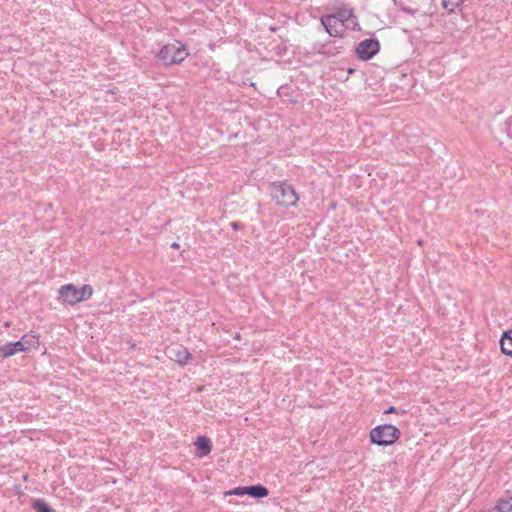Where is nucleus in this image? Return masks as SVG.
Segmentation results:
<instances>
[{
  "instance_id": "nucleus-1",
  "label": "nucleus",
  "mask_w": 512,
  "mask_h": 512,
  "mask_svg": "<svg viewBox=\"0 0 512 512\" xmlns=\"http://www.w3.org/2000/svg\"><path fill=\"white\" fill-rule=\"evenodd\" d=\"M270 193L272 199L278 205L285 207L295 206L299 200L295 189L291 185L282 182L273 183Z\"/></svg>"
},
{
  "instance_id": "nucleus-2",
  "label": "nucleus",
  "mask_w": 512,
  "mask_h": 512,
  "mask_svg": "<svg viewBox=\"0 0 512 512\" xmlns=\"http://www.w3.org/2000/svg\"><path fill=\"white\" fill-rule=\"evenodd\" d=\"M400 430L392 424H382L373 428L370 432V439L380 446H388L395 443L400 437Z\"/></svg>"
},
{
  "instance_id": "nucleus-3",
  "label": "nucleus",
  "mask_w": 512,
  "mask_h": 512,
  "mask_svg": "<svg viewBox=\"0 0 512 512\" xmlns=\"http://www.w3.org/2000/svg\"><path fill=\"white\" fill-rule=\"evenodd\" d=\"M188 52L183 44L174 42L164 45L158 57L165 65L178 64L186 59Z\"/></svg>"
},
{
  "instance_id": "nucleus-4",
  "label": "nucleus",
  "mask_w": 512,
  "mask_h": 512,
  "mask_svg": "<svg viewBox=\"0 0 512 512\" xmlns=\"http://www.w3.org/2000/svg\"><path fill=\"white\" fill-rule=\"evenodd\" d=\"M320 22L329 36L339 38L344 36L346 26L334 16L323 15L320 18Z\"/></svg>"
},
{
  "instance_id": "nucleus-5",
  "label": "nucleus",
  "mask_w": 512,
  "mask_h": 512,
  "mask_svg": "<svg viewBox=\"0 0 512 512\" xmlns=\"http://www.w3.org/2000/svg\"><path fill=\"white\" fill-rule=\"evenodd\" d=\"M380 44L376 39H365L355 49L356 55L361 60H369L379 52Z\"/></svg>"
},
{
  "instance_id": "nucleus-6",
  "label": "nucleus",
  "mask_w": 512,
  "mask_h": 512,
  "mask_svg": "<svg viewBox=\"0 0 512 512\" xmlns=\"http://www.w3.org/2000/svg\"><path fill=\"white\" fill-rule=\"evenodd\" d=\"M59 297L69 305L79 303V290L73 284H66L59 289Z\"/></svg>"
},
{
  "instance_id": "nucleus-7",
  "label": "nucleus",
  "mask_w": 512,
  "mask_h": 512,
  "mask_svg": "<svg viewBox=\"0 0 512 512\" xmlns=\"http://www.w3.org/2000/svg\"><path fill=\"white\" fill-rule=\"evenodd\" d=\"M16 350L18 352H29L32 349H36L39 346V340L36 335L25 334L19 341L15 342Z\"/></svg>"
},
{
  "instance_id": "nucleus-8",
  "label": "nucleus",
  "mask_w": 512,
  "mask_h": 512,
  "mask_svg": "<svg viewBox=\"0 0 512 512\" xmlns=\"http://www.w3.org/2000/svg\"><path fill=\"white\" fill-rule=\"evenodd\" d=\"M169 353L170 358L181 365L187 364L191 359V354L184 347L171 348Z\"/></svg>"
},
{
  "instance_id": "nucleus-9",
  "label": "nucleus",
  "mask_w": 512,
  "mask_h": 512,
  "mask_svg": "<svg viewBox=\"0 0 512 512\" xmlns=\"http://www.w3.org/2000/svg\"><path fill=\"white\" fill-rule=\"evenodd\" d=\"M500 347L503 354L512 356V330L503 333L500 339Z\"/></svg>"
},
{
  "instance_id": "nucleus-10",
  "label": "nucleus",
  "mask_w": 512,
  "mask_h": 512,
  "mask_svg": "<svg viewBox=\"0 0 512 512\" xmlns=\"http://www.w3.org/2000/svg\"><path fill=\"white\" fill-rule=\"evenodd\" d=\"M333 42L329 41L327 43L317 42L314 44L313 49L320 54H324L327 56H333L338 53L337 49L332 45Z\"/></svg>"
},
{
  "instance_id": "nucleus-11",
  "label": "nucleus",
  "mask_w": 512,
  "mask_h": 512,
  "mask_svg": "<svg viewBox=\"0 0 512 512\" xmlns=\"http://www.w3.org/2000/svg\"><path fill=\"white\" fill-rule=\"evenodd\" d=\"M330 15L334 16L336 19L340 20L345 25V23L354 16V12L350 6L344 5L341 8H339L338 11Z\"/></svg>"
},
{
  "instance_id": "nucleus-12",
  "label": "nucleus",
  "mask_w": 512,
  "mask_h": 512,
  "mask_svg": "<svg viewBox=\"0 0 512 512\" xmlns=\"http://www.w3.org/2000/svg\"><path fill=\"white\" fill-rule=\"evenodd\" d=\"M198 450L200 451L199 456L204 457L207 456L211 452V444L209 438L205 436H200L197 438L195 442Z\"/></svg>"
},
{
  "instance_id": "nucleus-13",
  "label": "nucleus",
  "mask_w": 512,
  "mask_h": 512,
  "mask_svg": "<svg viewBox=\"0 0 512 512\" xmlns=\"http://www.w3.org/2000/svg\"><path fill=\"white\" fill-rule=\"evenodd\" d=\"M269 494V491L266 487L263 485H252L247 486V495L254 497V498H263L266 497Z\"/></svg>"
},
{
  "instance_id": "nucleus-14",
  "label": "nucleus",
  "mask_w": 512,
  "mask_h": 512,
  "mask_svg": "<svg viewBox=\"0 0 512 512\" xmlns=\"http://www.w3.org/2000/svg\"><path fill=\"white\" fill-rule=\"evenodd\" d=\"M14 345L15 342H8L0 346V357L8 358L18 353V350H16V347Z\"/></svg>"
},
{
  "instance_id": "nucleus-15",
  "label": "nucleus",
  "mask_w": 512,
  "mask_h": 512,
  "mask_svg": "<svg viewBox=\"0 0 512 512\" xmlns=\"http://www.w3.org/2000/svg\"><path fill=\"white\" fill-rule=\"evenodd\" d=\"M498 512H510L512 511V497L506 499H500L496 505Z\"/></svg>"
},
{
  "instance_id": "nucleus-16",
  "label": "nucleus",
  "mask_w": 512,
  "mask_h": 512,
  "mask_svg": "<svg viewBox=\"0 0 512 512\" xmlns=\"http://www.w3.org/2000/svg\"><path fill=\"white\" fill-rule=\"evenodd\" d=\"M32 507L36 512H52L50 506L43 499L34 500Z\"/></svg>"
},
{
  "instance_id": "nucleus-17",
  "label": "nucleus",
  "mask_w": 512,
  "mask_h": 512,
  "mask_svg": "<svg viewBox=\"0 0 512 512\" xmlns=\"http://www.w3.org/2000/svg\"><path fill=\"white\" fill-rule=\"evenodd\" d=\"M79 290V302L89 299L93 294V288L90 285H83Z\"/></svg>"
},
{
  "instance_id": "nucleus-18",
  "label": "nucleus",
  "mask_w": 512,
  "mask_h": 512,
  "mask_svg": "<svg viewBox=\"0 0 512 512\" xmlns=\"http://www.w3.org/2000/svg\"><path fill=\"white\" fill-rule=\"evenodd\" d=\"M463 3V0H442V7L452 13Z\"/></svg>"
},
{
  "instance_id": "nucleus-19",
  "label": "nucleus",
  "mask_w": 512,
  "mask_h": 512,
  "mask_svg": "<svg viewBox=\"0 0 512 512\" xmlns=\"http://www.w3.org/2000/svg\"><path fill=\"white\" fill-rule=\"evenodd\" d=\"M227 495H237V496H243L247 495V487H236L229 492L226 493Z\"/></svg>"
},
{
  "instance_id": "nucleus-20",
  "label": "nucleus",
  "mask_w": 512,
  "mask_h": 512,
  "mask_svg": "<svg viewBox=\"0 0 512 512\" xmlns=\"http://www.w3.org/2000/svg\"><path fill=\"white\" fill-rule=\"evenodd\" d=\"M230 226L233 230H238L240 228V225L238 222H231Z\"/></svg>"
},
{
  "instance_id": "nucleus-21",
  "label": "nucleus",
  "mask_w": 512,
  "mask_h": 512,
  "mask_svg": "<svg viewBox=\"0 0 512 512\" xmlns=\"http://www.w3.org/2000/svg\"><path fill=\"white\" fill-rule=\"evenodd\" d=\"M396 411L394 406H390L387 410L384 411L385 414L394 413Z\"/></svg>"
},
{
  "instance_id": "nucleus-22",
  "label": "nucleus",
  "mask_w": 512,
  "mask_h": 512,
  "mask_svg": "<svg viewBox=\"0 0 512 512\" xmlns=\"http://www.w3.org/2000/svg\"><path fill=\"white\" fill-rule=\"evenodd\" d=\"M235 339H240V334L239 333L235 334Z\"/></svg>"
},
{
  "instance_id": "nucleus-23",
  "label": "nucleus",
  "mask_w": 512,
  "mask_h": 512,
  "mask_svg": "<svg viewBox=\"0 0 512 512\" xmlns=\"http://www.w3.org/2000/svg\"><path fill=\"white\" fill-rule=\"evenodd\" d=\"M172 247H173V248H176V247H178V244H177V243H173V244H172Z\"/></svg>"
}]
</instances>
